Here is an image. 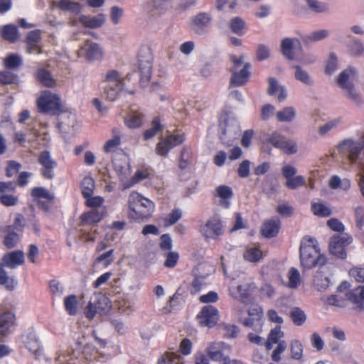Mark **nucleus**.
Returning a JSON list of instances; mask_svg holds the SVG:
<instances>
[{
  "mask_svg": "<svg viewBox=\"0 0 364 364\" xmlns=\"http://www.w3.org/2000/svg\"><path fill=\"white\" fill-rule=\"evenodd\" d=\"M230 28L234 33L242 36L245 33V22L240 17H235L230 22Z\"/></svg>",
  "mask_w": 364,
  "mask_h": 364,
  "instance_id": "obj_52",
  "label": "nucleus"
},
{
  "mask_svg": "<svg viewBox=\"0 0 364 364\" xmlns=\"http://www.w3.org/2000/svg\"><path fill=\"white\" fill-rule=\"evenodd\" d=\"M227 346L223 342L210 343L207 347L205 352L208 358L213 361H223V364H227L229 360L228 356L224 355V351Z\"/></svg>",
  "mask_w": 364,
  "mask_h": 364,
  "instance_id": "obj_17",
  "label": "nucleus"
},
{
  "mask_svg": "<svg viewBox=\"0 0 364 364\" xmlns=\"http://www.w3.org/2000/svg\"><path fill=\"white\" fill-rule=\"evenodd\" d=\"M38 163L41 166V174L43 178L52 180L55 177L54 170L58 163L52 159L50 151L44 150L38 156Z\"/></svg>",
  "mask_w": 364,
  "mask_h": 364,
  "instance_id": "obj_12",
  "label": "nucleus"
},
{
  "mask_svg": "<svg viewBox=\"0 0 364 364\" xmlns=\"http://www.w3.org/2000/svg\"><path fill=\"white\" fill-rule=\"evenodd\" d=\"M288 284L287 286L291 289L297 288L301 284V276L299 271L294 268L291 267L289 269L288 272Z\"/></svg>",
  "mask_w": 364,
  "mask_h": 364,
  "instance_id": "obj_54",
  "label": "nucleus"
},
{
  "mask_svg": "<svg viewBox=\"0 0 364 364\" xmlns=\"http://www.w3.org/2000/svg\"><path fill=\"white\" fill-rule=\"evenodd\" d=\"M200 232L206 240H218L223 235L224 226L218 216H213L200 226Z\"/></svg>",
  "mask_w": 364,
  "mask_h": 364,
  "instance_id": "obj_8",
  "label": "nucleus"
},
{
  "mask_svg": "<svg viewBox=\"0 0 364 364\" xmlns=\"http://www.w3.org/2000/svg\"><path fill=\"white\" fill-rule=\"evenodd\" d=\"M283 335L284 333L281 331L280 326H276L274 328L272 329L268 336L267 342L266 343L267 348L270 349L272 344L279 343V341Z\"/></svg>",
  "mask_w": 364,
  "mask_h": 364,
  "instance_id": "obj_55",
  "label": "nucleus"
},
{
  "mask_svg": "<svg viewBox=\"0 0 364 364\" xmlns=\"http://www.w3.org/2000/svg\"><path fill=\"white\" fill-rule=\"evenodd\" d=\"M23 342L26 348L35 355L36 358H38L41 355L43 348L34 333H28Z\"/></svg>",
  "mask_w": 364,
  "mask_h": 364,
  "instance_id": "obj_27",
  "label": "nucleus"
},
{
  "mask_svg": "<svg viewBox=\"0 0 364 364\" xmlns=\"http://www.w3.org/2000/svg\"><path fill=\"white\" fill-rule=\"evenodd\" d=\"M2 37L11 43H14L18 38L17 28L14 25L4 26L1 30Z\"/></svg>",
  "mask_w": 364,
  "mask_h": 364,
  "instance_id": "obj_46",
  "label": "nucleus"
},
{
  "mask_svg": "<svg viewBox=\"0 0 364 364\" xmlns=\"http://www.w3.org/2000/svg\"><path fill=\"white\" fill-rule=\"evenodd\" d=\"M193 163V154L188 148L183 147L181 151V156L178 166L183 170L187 168Z\"/></svg>",
  "mask_w": 364,
  "mask_h": 364,
  "instance_id": "obj_45",
  "label": "nucleus"
},
{
  "mask_svg": "<svg viewBox=\"0 0 364 364\" xmlns=\"http://www.w3.org/2000/svg\"><path fill=\"white\" fill-rule=\"evenodd\" d=\"M256 287L254 284H240L229 288L230 295L244 304H250L253 301L252 294Z\"/></svg>",
  "mask_w": 364,
  "mask_h": 364,
  "instance_id": "obj_16",
  "label": "nucleus"
},
{
  "mask_svg": "<svg viewBox=\"0 0 364 364\" xmlns=\"http://www.w3.org/2000/svg\"><path fill=\"white\" fill-rule=\"evenodd\" d=\"M280 226L281 222L279 218H272L264 220L261 227V234L267 238L274 237L277 235Z\"/></svg>",
  "mask_w": 364,
  "mask_h": 364,
  "instance_id": "obj_25",
  "label": "nucleus"
},
{
  "mask_svg": "<svg viewBox=\"0 0 364 364\" xmlns=\"http://www.w3.org/2000/svg\"><path fill=\"white\" fill-rule=\"evenodd\" d=\"M38 112L55 115L61 111L60 98L50 90H43L36 100Z\"/></svg>",
  "mask_w": 364,
  "mask_h": 364,
  "instance_id": "obj_6",
  "label": "nucleus"
},
{
  "mask_svg": "<svg viewBox=\"0 0 364 364\" xmlns=\"http://www.w3.org/2000/svg\"><path fill=\"white\" fill-rule=\"evenodd\" d=\"M267 142L289 155L294 154L297 151L296 144L293 141L287 139L284 136L277 132H274L269 135L267 138Z\"/></svg>",
  "mask_w": 364,
  "mask_h": 364,
  "instance_id": "obj_13",
  "label": "nucleus"
},
{
  "mask_svg": "<svg viewBox=\"0 0 364 364\" xmlns=\"http://www.w3.org/2000/svg\"><path fill=\"white\" fill-rule=\"evenodd\" d=\"M215 196L219 197L221 199L220 203L225 208H228L230 203L226 200L230 199L233 196V192L230 186L220 185L216 188Z\"/></svg>",
  "mask_w": 364,
  "mask_h": 364,
  "instance_id": "obj_34",
  "label": "nucleus"
},
{
  "mask_svg": "<svg viewBox=\"0 0 364 364\" xmlns=\"http://www.w3.org/2000/svg\"><path fill=\"white\" fill-rule=\"evenodd\" d=\"M127 204V215L131 221L140 223L146 220L151 217L155 210L153 201L135 191L129 194Z\"/></svg>",
  "mask_w": 364,
  "mask_h": 364,
  "instance_id": "obj_2",
  "label": "nucleus"
},
{
  "mask_svg": "<svg viewBox=\"0 0 364 364\" xmlns=\"http://www.w3.org/2000/svg\"><path fill=\"white\" fill-rule=\"evenodd\" d=\"M18 202V198L16 196L10 194H0V203L4 206H14Z\"/></svg>",
  "mask_w": 364,
  "mask_h": 364,
  "instance_id": "obj_64",
  "label": "nucleus"
},
{
  "mask_svg": "<svg viewBox=\"0 0 364 364\" xmlns=\"http://www.w3.org/2000/svg\"><path fill=\"white\" fill-rule=\"evenodd\" d=\"M131 74L125 77H122L119 73L116 70H109L102 77V82L106 83L103 87V94L109 101L116 100L119 93L124 89L125 81L132 78Z\"/></svg>",
  "mask_w": 364,
  "mask_h": 364,
  "instance_id": "obj_4",
  "label": "nucleus"
},
{
  "mask_svg": "<svg viewBox=\"0 0 364 364\" xmlns=\"http://www.w3.org/2000/svg\"><path fill=\"white\" fill-rule=\"evenodd\" d=\"M249 317L243 321V325L247 327H252L256 324H261L263 317V309L260 306L250 308L247 311Z\"/></svg>",
  "mask_w": 364,
  "mask_h": 364,
  "instance_id": "obj_28",
  "label": "nucleus"
},
{
  "mask_svg": "<svg viewBox=\"0 0 364 364\" xmlns=\"http://www.w3.org/2000/svg\"><path fill=\"white\" fill-rule=\"evenodd\" d=\"M205 279L206 276L205 275H196L188 287L190 294L196 295L199 293L207 284Z\"/></svg>",
  "mask_w": 364,
  "mask_h": 364,
  "instance_id": "obj_41",
  "label": "nucleus"
},
{
  "mask_svg": "<svg viewBox=\"0 0 364 364\" xmlns=\"http://www.w3.org/2000/svg\"><path fill=\"white\" fill-rule=\"evenodd\" d=\"M19 76L11 70L5 69L0 71V84L4 85H18Z\"/></svg>",
  "mask_w": 364,
  "mask_h": 364,
  "instance_id": "obj_38",
  "label": "nucleus"
},
{
  "mask_svg": "<svg viewBox=\"0 0 364 364\" xmlns=\"http://www.w3.org/2000/svg\"><path fill=\"white\" fill-rule=\"evenodd\" d=\"M291 358L295 360H300L303 355V346L301 343L295 340L291 343Z\"/></svg>",
  "mask_w": 364,
  "mask_h": 364,
  "instance_id": "obj_58",
  "label": "nucleus"
},
{
  "mask_svg": "<svg viewBox=\"0 0 364 364\" xmlns=\"http://www.w3.org/2000/svg\"><path fill=\"white\" fill-rule=\"evenodd\" d=\"M154 56L151 49L146 46L141 47L138 53V70L140 74L139 83L141 87L146 86L152 75Z\"/></svg>",
  "mask_w": 364,
  "mask_h": 364,
  "instance_id": "obj_5",
  "label": "nucleus"
},
{
  "mask_svg": "<svg viewBox=\"0 0 364 364\" xmlns=\"http://www.w3.org/2000/svg\"><path fill=\"white\" fill-rule=\"evenodd\" d=\"M16 326V316L11 311L0 314V336L6 337L12 333Z\"/></svg>",
  "mask_w": 364,
  "mask_h": 364,
  "instance_id": "obj_19",
  "label": "nucleus"
},
{
  "mask_svg": "<svg viewBox=\"0 0 364 364\" xmlns=\"http://www.w3.org/2000/svg\"><path fill=\"white\" fill-rule=\"evenodd\" d=\"M113 136L107 140L103 146L105 153H110L116 150L121 144V136L117 129L112 130Z\"/></svg>",
  "mask_w": 364,
  "mask_h": 364,
  "instance_id": "obj_40",
  "label": "nucleus"
},
{
  "mask_svg": "<svg viewBox=\"0 0 364 364\" xmlns=\"http://www.w3.org/2000/svg\"><path fill=\"white\" fill-rule=\"evenodd\" d=\"M295 78L306 85L311 83V79L306 71L304 70L299 65H295Z\"/></svg>",
  "mask_w": 364,
  "mask_h": 364,
  "instance_id": "obj_62",
  "label": "nucleus"
},
{
  "mask_svg": "<svg viewBox=\"0 0 364 364\" xmlns=\"http://www.w3.org/2000/svg\"><path fill=\"white\" fill-rule=\"evenodd\" d=\"M350 283L342 282L337 287L336 294L327 296L326 304L343 309L350 303L353 309L364 310V286H358L353 289H350Z\"/></svg>",
  "mask_w": 364,
  "mask_h": 364,
  "instance_id": "obj_1",
  "label": "nucleus"
},
{
  "mask_svg": "<svg viewBox=\"0 0 364 364\" xmlns=\"http://www.w3.org/2000/svg\"><path fill=\"white\" fill-rule=\"evenodd\" d=\"M107 299L105 296H101L94 303L90 301L85 311L86 318L92 319L97 314H102L105 308L102 305L107 304Z\"/></svg>",
  "mask_w": 364,
  "mask_h": 364,
  "instance_id": "obj_26",
  "label": "nucleus"
},
{
  "mask_svg": "<svg viewBox=\"0 0 364 364\" xmlns=\"http://www.w3.org/2000/svg\"><path fill=\"white\" fill-rule=\"evenodd\" d=\"M313 213L318 217L326 218L331 215V209L323 203L313 202L311 206Z\"/></svg>",
  "mask_w": 364,
  "mask_h": 364,
  "instance_id": "obj_42",
  "label": "nucleus"
},
{
  "mask_svg": "<svg viewBox=\"0 0 364 364\" xmlns=\"http://www.w3.org/2000/svg\"><path fill=\"white\" fill-rule=\"evenodd\" d=\"M353 241V238L347 235H335L331 237L329 243L331 254L340 259H346L347 253L346 248Z\"/></svg>",
  "mask_w": 364,
  "mask_h": 364,
  "instance_id": "obj_9",
  "label": "nucleus"
},
{
  "mask_svg": "<svg viewBox=\"0 0 364 364\" xmlns=\"http://www.w3.org/2000/svg\"><path fill=\"white\" fill-rule=\"evenodd\" d=\"M149 176V173L146 171L143 170H137L133 177L131 178L130 181L124 185V188H129L134 186V184L139 183V181L147 178Z\"/></svg>",
  "mask_w": 364,
  "mask_h": 364,
  "instance_id": "obj_57",
  "label": "nucleus"
},
{
  "mask_svg": "<svg viewBox=\"0 0 364 364\" xmlns=\"http://www.w3.org/2000/svg\"><path fill=\"white\" fill-rule=\"evenodd\" d=\"M290 318L296 326H301L306 319L304 311L299 307H294L291 310Z\"/></svg>",
  "mask_w": 364,
  "mask_h": 364,
  "instance_id": "obj_53",
  "label": "nucleus"
},
{
  "mask_svg": "<svg viewBox=\"0 0 364 364\" xmlns=\"http://www.w3.org/2000/svg\"><path fill=\"white\" fill-rule=\"evenodd\" d=\"M294 42L299 43V40L289 38H284L281 43V51L289 60L294 59Z\"/></svg>",
  "mask_w": 364,
  "mask_h": 364,
  "instance_id": "obj_37",
  "label": "nucleus"
},
{
  "mask_svg": "<svg viewBox=\"0 0 364 364\" xmlns=\"http://www.w3.org/2000/svg\"><path fill=\"white\" fill-rule=\"evenodd\" d=\"M340 151L347 157L350 164H355L363 148L351 139H345L338 146Z\"/></svg>",
  "mask_w": 364,
  "mask_h": 364,
  "instance_id": "obj_14",
  "label": "nucleus"
},
{
  "mask_svg": "<svg viewBox=\"0 0 364 364\" xmlns=\"http://www.w3.org/2000/svg\"><path fill=\"white\" fill-rule=\"evenodd\" d=\"M21 167V165L20 163L14 160L8 161L5 168L6 176L9 178L13 177L19 171Z\"/></svg>",
  "mask_w": 364,
  "mask_h": 364,
  "instance_id": "obj_59",
  "label": "nucleus"
},
{
  "mask_svg": "<svg viewBox=\"0 0 364 364\" xmlns=\"http://www.w3.org/2000/svg\"><path fill=\"white\" fill-rule=\"evenodd\" d=\"M144 115L139 112H131L124 118V124L129 129H137L143 123Z\"/></svg>",
  "mask_w": 364,
  "mask_h": 364,
  "instance_id": "obj_32",
  "label": "nucleus"
},
{
  "mask_svg": "<svg viewBox=\"0 0 364 364\" xmlns=\"http://www.w3.org/2000/svg\"><path fill=\"white\" fill-rule=\"evenodd\" d=\"M33 77L39 84L45 87L53 88L56 86V80L50 71L44 68L36 69L33 73Z\"/></svg>",
  "mask_w": 364,
  "mask_h": 364,
  "instance_id": "obj_22",
  "label": "nucleus"
},
{
  "mask_svg": "<svg viewBox=\"0 0 364 364\" xmlns=\"http://www.w3.org/2000/svg\"><path fill=\"white\" fill-rule=\"evenodd\" d=\"M276 211L283 217L289 218L293 215L294 209L288 203H283L277 205Z\"/></svg>",
  "mask_w": 364,
  "mask_h": 364,
  "instance_id": "obj_61",
  "label": "nucleus"
},
{
  "mask_svg": "<svg viewBox=\"0 0 364 364\" xmlns=\"http://www.w3.org/2000/svg\"><path fill=\"white\" fill-rule=\"evenodd\" d=\"M58 7L63 11H70L75 14H79L81 11V6L79 3L70 0H60L58 3Z\"/></svg>",
  "mask_w": 364,
  "mask_h": 364,
  "instance_id": "obj_50",
  "label": "nucleus"
},
{
  "mask_svg": "<svg viewBox=\"0 0 364 364\" xmlns=\"http://www.w3.org/2000/svg\"><path fill=\"white\" fill-rule=\"evenodd\" d=\"M186 140L185 134H171L162 137L156 144L155 151L160 156L166 157L174 147L182 144Z\"/></svg>",
  "mask_w": 364,
  "mask_h": 364,
  "instance_id": "obj_7",
  "label": "nucleus"
},
{
  "mask_svg": "<svg viewBox=\"0 0 364 364\" xmlns=\"http://www.w3.org/2000/svg\"><path fill=\"white\" fill-rule=\"evenodd\" d=\"M65 311L70 316H74L77 312V299L74 294H70L64 299Z\"/></svg>",
  "mask_w": 364,
  "mask_h": 364,
  "instance_id": "obj_44",
  "label": "nucleus"
},
{
  "mask_svg": "<svg viewBox=\"0 0 364 364\" xmlns=\"http://www.w3.org/2000/svg\"><path fill=\"white\" fill-rule=\"evenodd\" d=\"M166 260L164 262V267L167 268H173L178 263L179 255L176 252H168L166 254Z\"/></svg>",
  "mask_w": 364,
  "mask_h": 364,
  "instance_id": "obj_63",
  "label": "nucleus"
},
{
  "mask_svg": "<svg viewBox=\"0 0 364 364\" xmlns=\"http://www.w3.org/2000/svg\"><path fill=\"white\" fill-rule=\"evenodd\" d=\"M80 187L83 198H90L95 188V181L91 176H85L82 180Z\"/></svg>",
  "mask_w": 364,
  "mask_h": 364,
  "instance_id": "obj_36",
  "label": "nucleus"
},
{
  "mask_svg": "<svg viewBox=\"0 0 364 364\" xmlns=\"http://www.w3.org/2000/svg\"><path fill=\"white\" fill-rule=\"evenodd\" d=\"M31 196L44 212H48L55 201V196L43 187H34L31 189Z\"/></svg>",
  "mask_w": 364,
  "mask_h": 364,
  "instance_id": "obj_10",
  "label": "nucleus"
},
{
  "mask_svg": "<svg viewBox=\"0 0 364 364\" xmlns=\"http://www.w3.org/2000/svg\"><path fill=\"white\" fill-rule=\"evenodd\" d=\"M330 284V279L328 277L324 276L322 272L318 271L314 276V284L316 288L321 291L326 289Z\"/></svg>",
  "mask_w": 364,
  "mask_h": 364,
  "instance_id": "obj_49",
  "label": "nucleus"
},
{
  "mask_svg": "<svg viewBox=\"0 0 364 364\" xmlns=\"http://www.w3.org/2000/svg\"><path fill=\"white\" fill-rule=\"evenodd\" d=\"M41 31L39 29L33 30L28 33L26 37V53L31 54L36 51L38 54L42 53V49L39 46L41 39Z\"/></svg>",
  "mask_w": 364,
  "mask_h": 364,
  "instance_id": "obj_21",
  "label": "nucleus"
},
{
  "mask_svg": "<svg viewBox=\"0 0 364 364\" xmlns=\"http://www.w3.org/2000/svg\"><path fill=\"white\" fill-rule=\"evenodd\" d=\"M1 232L5 234L4 237V245L8 249L15 247L20 240L19 234L13 230L12 227H4Z\"/></svg>",
  "mask_w": 364,
  "mask_h": 364,
  "instance_id": "obj_29",
  "label": "nucleus"
},
{
  "mask_svg": "<svg viewBox=\"0 0 364 364\" xmlns=\"http://www.w3.org/2000/svg\"><path fill=\"white\" fill-rule=\"evenodd\" d=\"M168 2V0H152L149 5L151 7L149 10L150 15L154 16L161 14L166 9Z\"/></svg>",
  "mask_w": 364,
  "mask_h": 364,
  "instance_id": "obj_47",
  "label": "nucleus"
},
{
  "mask_svg": "<svg viewBox=\"0 0 364 364\" xmlns=\"http://www.w3.org/2000/svg\"><path fill=\"white\" fill-rule=\"evenodd\" d=\"M96 230H88L86 228H81L79 231L80 240L84 242H93L96 238Z\"/></svg>",
  "mask_w": 364,
  "mask_h": 364,
  "instance_id": "obj_60",
  "label": "nucleus"
},
{
  "mask_svg": "<svg viewBox=\"0 0 364 364\" xmlns=\"http://www.w3.org/2000/svg\"><path fill=\"white\" fill-rule=\"evenodd\" d=\"M85 55L88 60H99L102 57V51L97 43H89L87 42L85 46Z\"/></svg>",
  "mask_w": 364,
  "mask_h": 364,
  "instance_id": "obj_39",
  "label": "nucleus"
},
{
  "mask_svg": "<svg viewBox=\"0 0 364 364\" xmlns=\"http://www.w3.org/2000/svg\"><path fill=\"white\" fill-rule=\"evenodd\" d=\"M295 116V109L292 107H287L277 113V119L279 122H291Z\"/></svg>",
  "mask_w": 364,
  "mask_h": 364,
  "instance_id": "obj_51",
  "label": "nucleus"
},
{
  "mask_svg": "<svg viewBox=\"0 0 364 364\" xmlns=\"http://www.w3.org/2000/svg\"><path fill=\"white\" fill-rule=\"evenodd\" d=\"M151 127L145 130L143 132V137L144 140H149L154 138L159 132H161L164 126L161 123V119L156 116L153 118L151 122Z\"/></svg>",
  "mask_w": 364,
  "mask_h": 364,
  "instance_id": "obj_35",
  "label": "nucleus"
},
{
  "mask_svg": "<svg viewBox=\"0 0 364 364\" xmlns=\"http://www.w3.org/2000/svg\"><path fill=\"white\" fill-rule=\"evenodd\" d=\"M196 318L201 326L212 328L219 320V312L215 306L207 305L201 309Z\"/></svg>",
  "mask_w": 364,
  "mask_h": 364,
  "instance_id": "obj_15",
  "label": "nucleus"
},
{
  "mask_svg": "<svg viewBox=\"0 0 364 364\" xmlns=\"http://www.w3.org/2000/svg\"><path fill=\"white\" fill-rule=\"evenodd\" d=\"M250 63H245L240 71L230 69L232 76L230 81V87H239L245 85L250 77Z\"/></svg>",
  "mask_w": 364,
  "mask_h": 364,
  "instance_id": "obj_18",
  "label": "nucleus"
},
{
  "mask_svg": "<svg viewBox=\"0 0 364 364\" xmlns=\"http://www.w3.org/2000/svg\"><path fill=\"white\" fill-rule=\"evenodd\" d=\"M105 21V15L102 14H100L92 17L85 15H81L79 17V22L85 27L90 28H100L103 25Z\"/></svg>",
  "mask_w": 364,
  "mask_h": 364,
  "instance_id": "obj_30",
  "label": "nucleus"
},
{
  "mask_svg": "<svg viewBox=\"0 0 364 364\" xmlns=\"http://www.w3.org/2000/svg\"><path fill=\"white\" fill-rule=\"evenodd\" d=\"M355 74L353 68H348L342 71L337 79V83L340 87L345 90L348 92V97L355 103L359 104L361 100L360 96L356 93L354 85L349 82L350 76Z\"/></svg>",
  "mask_w": 364,
  "mask_h": 364,
  "instance_id": "obj_11",
  "label": "nucleus"
},
{
  "mask_svg": "<svg viewBox=\"0 0 364 364\" xmlns=\"http://www.w3.org/2000/svg\"><path fill=\"white\" fill-rule=\"evenodd\" d=\"M211 16L209 14L200 12L193 17L191 23V28L197 34H203L211 22Z\"/></svg>",
  "mask_w": 364,
  "mask_h": 364,
  "instance_id": "obj_20",
  "label": "nucleus"
},
{
  "mask_svg": "<svg viewBox=\"0 0 364 364\" xmlns=\"http://www.w3.org/2000/svg\"><path fill=\"white\" fill-rule=\"evenodd\" d=\"M269 87L267 89L268 95L273 96L275 95L277 92L279 95L277 99L279 102L283 101L286 97L287 93L284 87H279L277 80L274 77L268 78Z\"/></svg>",
  "mask_w": 364,
  "mask_h": 364,
  "instance_id": "obj_33",
  "label": "nucleus"
},
{
  "mask_svg": "<svg viewBox=\"0 0 364 364\" xmlns=\"http://www.w3.org/2000/svg\"><path fill=\"white\" fill-rule=\"evenodd\" d=\"M22 65L23 59L16 53H9L3 60L4 68L11 71L19 69Z\"/></svg>",
  "mask_w": 364,
  "mask_h": 364,
  "instance_id": "obj_31",
  "label": "nucleus"
},
{
  "mask_svg": "<svg viewBox=\"0 0 364 364\" xmlns=\"http://www.w3.org/2000/svg\"><path fill=\"white\" fill-rule=\"evenodd\" d=\"M243 257L246 261L257 262L263 257V252L259 247H250L244 252Z\"/></svg>",
  "mask_w": 364,
  "mask_h": 364,
  "instance_id": "obj_43",
  "label": "nucleus"
},
{
  "mask_svg": "<svg viewBox=\"0 0 364 364\" xmlns=\"http://www.w3.org/2000/svg\"><path fill=\"white\" fill-rule=\"evenodd\" d=\"M306 184V179L303 176H296L288 180L285 183V186L289 189H296Z\"/></svg>",
  "mask_w": 364,
  "mask_h": 364,
  "instance_id": "obj_56",
  "label": "nucleus"
},
{
  "mask_svg": "<svg viewBox=\"0 0 364 364\" xmlns=\"http://www.w3.org/2000/svg\"><path fill=\"white\" fill-rule=\"evenodd\" d=\"M300 261L305 269H311L316 266L322 267L326 264V257L320 254L317 241L315 238L305 236L300 245Z\"/></svg>",
  "mask_w": 364,
  "mask_h": 364,
  "instance_id": "obj_3",
  "label": "nucleus"
},
{
  "mask_svg": "<svg viewBox=\"0 0 364 364\" xmlns=\"http://www.w3.org/2000/svg\"><path fill=\"white\" fill-rule=\"evenodd\" d=\"M4 267V264L0 263V284L4 285L8 290L12 291L15 287L14 279L8 276Z\"/></svg>",
  "mask_w": 364,
  "mask_h": 364,
  "instance_id": "obj_48",
  "label": "nucleus"
},
{
  "mask_svg": "<svg viewBox=\"0 0 364 364\" xmlns=\"http://www.w3.org/2000/svg\"><path fill=\"white\" fill-rule=\"evenodd\" d=\"M25 257L22 250H15L5 254L2 257L4 266L14 269L24 263Z\"/></svg>",
  "mask_w": 364,
  "mask_h": 364,
  "instance_id": "obj_23",
  "label": "nucleus"
},
{
  "mask_svg": "<svg viewBox=\"0 0 364 364\" xmlns=\"http://www.w3.org/2000/svg\"><path fill=\"white\" fill-rule=\"evenodd\" d=\"M106 214L105 208L92 209L82 213L80 216V223L82 225H93L100 222Z\"/></svg>",
  "mask_w": 364,
  "mask_h": 364,
  "instance_id": "obj_24",
  "label": "nucleus"
}]
</instances>
